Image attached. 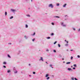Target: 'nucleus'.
<instances>
[{"label": "nucleus", "mask_w": 80, "mask_h": 80, "mask_svg": "<svg viewBox=\"0 0 80 80\" xmlns=\"http://www.w3.org/2000/svg\"><path fill=\"white\" fill-rule=\"evenodd\" d=\"M41 60H42V61H43V58H42V57H41V59H40Z\"/></svg>", "instance_id": "f03ea898"}, {"label": "nucleus", "mask_w": 80, "mask_h": 80, "mask_svg": "<svg viewBox=\"0 0 80 80\" xmlns=\"http://www.w3.org/2000/svg\"><path fill=\"white\" fill-rule=\"evenodd\" d=\"M9 44H10V45H11V44H12V43H9Z\"/></svg>", "instance_id": "79ce46f5"}, {"label": "nucleus", "mask_w": 80, "mask_h": 80, "mask_svg": "<svg viewBox=\"0 0 80 80\" xmlns=\"http://www.w3.org/2000/svg\"><path fill=\"white\" fill-rule=\"evenodd\" d=\"M73 30H75V29H73Z\"/></svg>", "instance_id": "37998d69"}, {"label": "nucleus", "mask_w": 80, "mask_h": 80, "mask_svg": "<svg viewBox=\"0 0 80 80\" xmlns=\"http://www.w3.org/2000/svg\"><path fill=\"white\" fill-rule=\"evenodd\" d=\"M56 43H57V42L56 41H55L54 43V44H56Z\"/></svg>", "instance_id": "4be33fe9"}, {"label": "nucleus", "mask_w": 80, "mask_h": 80, "mask_svg": "<svg viewBox=\"0 0 80 80\" xmlns=\"http://www.w3.org/2000/svg\"><path fill=\"white\" fill-rule=\"evenodd\" d=\"M52 68H53V67H52Z\"/></svg>", "instance_id": "09e8293b"}, {"label": "nucleus", "mask_w": 80, "mask_h": 80, "mask_svg": "<svg viewBox=\"0 0 80 80\" xmlns=\"http://www.w3.org/2000/svg\"><path fill=\"white\" fill-rule=\"evenodd\" d=\"M68 70H71V71H72V69L70 68H68Z\"/></svg>", "instance_id": "7ed1b4c3"}, {"label": "nucleus", "mask_w": 80, "mask_h": 80, "mask_svg": "<svg viewBox=\"0 0 80 80\" xmlns=\"http://www.w3.org/2000/svg\"><path fill=\"white\" fill-rule=\"evenodd\" d=\"M29 65H30V64H29Z\"/></svg>", "instance_id": "3c124183"}, {"label": "nucleus", "mask_w": 80, "mask_h": 80, "mask_svg": "<svg viewBox=\"0 0 80 80\" xmlns=\"http://www.w3.org/2000/svg\"><path fill=\"white\" fill-rule=\"evenodd\" d=\"M51 35L53 36V33H52L51 34Z\"/></svg>", "instance_id": "6ab92c4d"}, {"label": "nucleus", "mask_w": 80, "mask_h": 80, "mask_svg": "<svg viewBox=\"0 0 80 80\" xmlns=\"http://www.w3.org/2000/svg\"><path fill=\"white\" fill-rule=\"evenodd\" d=\"M57 6H59V5H60V4L59 3H57Z\"/></svg>", "instance_id": "f8f14e48"}, {"label": "nucleus", "mask_w": 80, "mask_h": 80, "mask_svg": "<svg viewBox=\"0 0 80 80\" xmlns=\"http://www.w3.org/2000/svg\"><path fill=\"white\" fill-rule=\"evenodd\" d=\"M29 76H30V77H31V76L29 75Z\"/></svg>", "instance_id": "5fc2aeb1"}, {"label": "nucleus", "mask_w": 80, "mask_h": 80, "mask_svg": "<svg viewBox=\"0 0 80 80\" xmlns=\"http://www.w3.org/2000/svg\"><path fill=\"white\" fill-rule=\"evenodd\" d=\"M11 10L12 11V12H15V9H11Z\"/></svg>", "instance_id": "20e7f679"}, {"label": "nucleus", "mask_w": 80, "mask_h": 80, "mask_svg": "<svg viewBox=\"0 0 80 80\" xmlns=\"http://www.w3.org/2000/svg\"><path fill=\"white\" fill-rule=\"evenodd\" d=\"M48 77V74H47L46 75L45 77Z\"/></svg>", "instance_id": "423d86ee"}, {"label": "nucleus", "mask_w": 80, "mask_h": 80, "mask_svg": "<svg viewBox=\"0 0 80 80\" xmlns=\"http://www.w3.org/2000/svg\"><path fill=\"white\" fill-rule=\"evenodd\" d=\"M72 80H74V78H72Z\"/></svg>", "instance_id": "7c9ffc66"}, {"label": "nucleus", "mask_w": 80, "mask_h": 80, "mask_svg": "<svg viewBox=\"0 0 80 80\" xmlns=\"http://www.w3.org/2000/svg\"><path fill=\"white\" fill-rule=\"evenodd\" d=\"M26 28H27V27H28V25H27V24L26 25Z\"/></svg>", "instance_id": "a211bd4d"}, {"label": "nucleus", "mask_w": 80, "mask_h": 80, "mask_svg": "<svg viewBox=\"0 0 80 80\" xmlns=\"http://www.w3.org/2000/svg\"><path fill=\"white\" fill-rule=\"evenodd\" d=\"M65 62H63L64 63Z\"/></svg>", "instance_id": "864d4df0"}, {"label": "nucleus", "mask_w": 80, "mask_h": 80, "mask_svg": "<svg viewBox=\"0 0 80 80\" xmlns=\"http://www.w3.org/2000/svg\"><path fill=\"white\" fill-rule=\"evenodd\" d=\"M73 67V66H71V67Z\"/></svg>", "instance_id": "603ef678"}, {"label": "nucleus", "mask_w": 80, "mask_h": 80, "mask_svg": "<svg viewBox=\"0 0 80 80\" xmlns=\"http://www.w3.org/2000/svg\"><path fill=\"white\" fill-rule=\"evenodd\" d=\"M78 31H80V29H78Z\"/></svg>", "instance_id": "a19ab883"}, {"label": "nucleus", "mask_w": 80, "mask_h": 80, "mask_svg": "<svg viewBox=\"0 0 80 80\" xmlns=\"http://www.w3.org/2000/svg\"><path fill=\"white\" fill-rule=\"evenodd\" d=\"M73 65L74 67H77V65H76V64H74Z\"/></svg>", "instance_id": "0eeeda50"}, {"label": "nucleus", "mask_w": 80, "mask_h": 80, "mask_svg": "<svg viewBox=\"0 0 80 80\" xmlns=\"http://www.w3.org/2000/svg\"><path fill=\"white\" fill-rule=\"evenodd\" d=\"M46 63H48L47 62H46Z\"/></svg>", "instance_id": "de8ad7c7"}, {"label": "nucleus", "mask_w": 80, "mask_h": 80, "mask_svg": "<svg viewBox=\"0 0 80 80\" xmlns=\"http://www.w3.org/2000/svg\"><path fill=\"white\" fill-rule=\"evenodd\" d=\"M27 16H28V17H30V15H28Z\"/></svg>", "instance_id": "f704fd0d"}, {"label": "nucleus", "mask_w": 80, "mask_h": 80, "mask_svg": "<svg viewBox=\"0 0 80 80\" xmlns=\"http://www.w3.org/2000/svg\"><path fill=\"white\" fill-rule=\"evenodd\" d=\"M65 42H67V40H65Z\"/></svg>", "instance_id": "49530a36"}, {"label": "nucleus", "mask_w": 80, "mask_h": 80, "mask_svg": "<svg viewBox=\"0 0 80 80\" xmlns=\"http://www.w3.org/2000/svg\"><path fill=\"white\" fill-rule=\"evenodd\" d=\"M33 74H35V72H33Z\"/></svg>", "instance_id": "a878e982"}, {"label": "nucleus", "mask_w": 80, "mask_h": 80, "mask_svg": "<svg viewBox=\"0 0 80 80\" xmlns=\"http://www.w3.org/2000/svg\"><path fill=\"white\" fill-rule=\"evenodd\" d=\"M35 35V33L34 32L33 35Z\"/></svg>", "instance_id": "2f4dec72"}, {"label": "nucleus", "mask_w": 80, "mask_h": 80, "mask_svg": "<svg viewBox=\"0 0 80 80\" xmlns=\"http://www.w3.org/2000/svg\"><path fill=\"white\" fill-rule=\"evenodd\" d=\"M71 51H73V50H71Z\"/></svg>", "instance_id": "c03bdc74"}, {"label": "nucleus", "mask_w": 80, "mask_h": 80, "mask_svg": "<svg viewBox=\"0 0 80 80\" xmlns=\"http://www.w3.org/2000/svg\"><path fill=\"white\" fill-rule=\"evenodd\" d=\"M55 17H56V18H60L59 17H58V16Z\"/></svg>", "instance_id": "bb28decb"}, {"label": "nucleus", "mask_w": 80, "mask_h": 80, "mask_svg": "<svg viewBox=\"0 0 80 80\" xmlns=\"http://www.w3.org/2000/svg\"><path fill=\"white\" fill-rule=\"evenodd\" d=\"M8 57H9V58H11V57L9 55H8Z\"/></svg>", "instance_id": "9b49d317"}, {"label": "nucleus", "mask_w": 80, "mask_h": 80, "mask_svg": "<svg viewBox=\"0 0 80 80\" xmlns=\"http://www.w3.org/2000/svg\"><path fill=\"white\" fill-rule=\"evenodd\" d=\"M78 58H80V56L78 55Z\"/></svg>", "instance_id": "c756f323"}, {"label": "nucleus", "mask_w": 80, "mask_h": 80, "mask_svg": "<svg viewBox=\"0 0 80 80\" xmlns=\"http://www.w3.org/2000/svg\"><path fill=\"white\" fill-rule=\"evenodd\" d=\"M7 63H6V62H4L3 63V64H6Z\"/></svg>", "instance_id": "5701e85b"}, {"label": "nucleus", "mask_w": 80, "mask_h": 80, "mask_svg": "<svg viewBox=\"0 0 80 80\" xmlns=\"http://www.w3.org/2000/svg\"><path fill=\"white\" fill-rule=\"evenodd\" d=\"M46 51H47V52H48V51H49V50H46Z\"/></svg>", "instance_id": "e433bc0d"}, {"label": "nucleus", "mask_w": 80, "mask_h": 80, "mask_svg": "<svg viewBox=\"0 0 80 80\" xmlns=\"http://www.w3.org/2000/svg\"><path fill=\"white\" fill-rule=\"evenodd\" d=\"M17 73V71H16V72H15V73Z\"/></svg>", "instance_id": "4c0bfd02"}, {"label": "nucleus", "mask_w": 80, "mask_h": 80, "mask_svg": "<svg viewBox=\"0 0 80 80\" xmlns=\"http://www.w3.org/2000/svg\"><path fill=\"white\" fill-rule=\"evenodd\" d=\"M68 44H65V46H66V47H67V46H68Z\"/></svg>", "instance_id": "ddd939ff"}, {"label": "nucleus", "mask_w": 80, "mask_h": 80, "mask_svg": "<svg viewBox=\"0 0 80 80\" xmlns=\"http://www.w3.org/2000/svg\"><path fill=\"white\" fill-rule=\"evenodd\" d=\"M62 60H64V58H62Z\"/></svg>", "instance_id": "a18cd8bd"}, {"label": "nucleus", "mask_w": 80, "mask_h": 80, "mask_svg": "<svg viewBox=\"0 0 80 80\" xmlns=\"http://www.w3.org/2000/svg\"><path fill=\"white\" fill-rule=\"evenodd\" d=\"M52 64H50V67H52Z\"/></svg>", "instance_id": "c9c22d12"}, {"label": "nucleus", "mask_w": 80, "mask_h": 80, "mask_svg": "<svg viewBox=\"0 0 80 80\" xmlns=\"http://www.w3.org/2000/svg\"><path fill=\"white\" fill-rule=\"evenodd\" d=\"M33 42H34L35 41V38L33 39L32 40Z\"/></svg>", "instance_id": "aec40b11"}, {"label": "nucleus", "mask_w": 80, "mask_h": 80, "mask_svg": "<svg viewBox=\"0 0 80 80\" xmlns=\"http://www.w3.org/2000/svg\"><path fill=\"white\" fill-rule=\"evenodd\" d=\"M3 67H4V68H6V67L5 66H3Z\"/></svg>", "instance_id": "473e14b6"}, {"label": "nucleus", "mask_w": 80, "mask_h": 80, "mask_svg": "<svg viewBox=\"0 0 80 80\" xmlns=\"http://www.w3.org/2000/svg\"><path fill=\"white\" fill-rule=\"evenodd\" d=\"M33 0H31V2H32V1Z\"/></svg>", "instance_id": "8fccbe9b"}, {"label": "nucleus", "mask_w": 80, "mask_h": 80, "mask_svg": "<svg viewBox=\"0 0 80 80\" xmlns=\"http://www.w3.org/2000/svg\"><path fill=\"white\" fill-rule=\"evenodd\" d=\"M49 78L50 77H48V78H47V80H48V79H49Z\"/></svg>", "instance_id": "2eb2a0df"}, {"label": "nucleus", "mask_w": 80, "mask_h": 80, "mask_svg": "<svg viewBox=\"0 0 80 80\" xmlns=\"http://www.w3.org/2000/svg\"><path fill=\"white\" fill-rule=\"evenodd\" d=\"M5 15H7V12H5Z\"/></svg>", "instance_id": "1a4fd4ad"}, {"label": "nucleus", "mask_w": 80, "mask_h": 80, "mask_svg": "<svg viewBox=\"0 0 80 80\" xmlns=\"http://www.w3.org/2000/svg\"><path fill=\"white\" fill-rule=\"evenodd\" d=\"M53 52H56V51H55V50H54Z\"/></svg>", "instance_id": "72a5a7b5"}, {"label": "nucleus", "mask_w": 80, "mask_h": 80, "mask_svg": "<svg viewBox=\"0 0 80 80\" xmlns=\"http://www.w3.org/2000/svg\"><path fill=\"white\" fill-rule=\"evenodd\" d=\"M61 25H63V22H62L61 23Z\"/></svg>", "instance_id": "cd10ccee"}, {"label": "nucleus", "mask_w": 80, "mask_h": 80, "mask_svg": "<svg viewBox=\"0 0 80 80\" xmlns=\"http://www.w3.org/2000/svg\"><path fill=\"white\" fill-rule=\"evenodd\" d=\"M71 60H73V57L72 56L71 57Z\"/></svg>", "instance_id": "4468645a"}, {"label": "nucleus", "mask_w": 80, "mask_h": 80, "mask_svg": "<svg viewBox=\"0 0 80 80\" xmlns=\"http://www.w3.org/2000/svg\"><path fill=\"white\" fill-rule=\"evenodd\" d=\"M74 79L75 80H78V79H77V78H75Z\"/></svg>", "instance_id": "393cba45"}, {"label": "nucleus", "mask_w": 80, "mask_h": 80, "mask_svg": "<svg viewBox=\"0 0 80 80\" xmlns=\"http://www.w3.org/2000/svg\"><path fill=\"white\" fill-rule=\"evenodd\" d=\"M66 42H67V43H68V41H67Z\"/></svg>", "instance_id": "58836bf2"}, {"label": "nucleus", "mask_w": 80, "mask_h": 80, "mask_svg": "<svg viewBox=\"0 0 80 80\" xmlns=\"http://www.w3.org/2000/svg\"><path fill=\"white\" fill-rule=\"evenodd\" d=\"M70 62H68L66 63V64H70Z\"/></svg>", "instance_id": "6e6552de"}, {"label": "nucleus", "mask_w": 80, "mask_h": 80, "mask_svg": "<svg viewBox=\"0 0 80 80\" xmlns=\"http://www.w3.org/2000/svg\"><path fill=\"white\" fill-rule=\"evenodd\" d=\"M63 27H66V25H63Z\"/></svg>", "instance_id": "412c9836"}, {"label": "nucleus", "mask_w": 80, "mask_h": 80, "mask_svg": "<svg viewBox=\"0 0 80 80\" xmlns=\"http://www.w3.org/2000/svg\"><path fill=\"white\" fill-rule=\"evenodd\" d=\"M47 38H48V39H49V38H50V37H48Z\"/></svg>", "instance_id": "c85d7f7f"}, {"label": "nucleus", "mask_w": 80, "mask_h": 80, "mask_svg": "<svg viewBox=\"0 0 80 80\" xmlns=\"http://www.w3.org/2000/svg\"><path fill=\"white\" fill-rule=\"evenodd\" d=\"M58 46L59 47H60V44H58Z\"/></svg>", "instance_id": "f3484780"}, {"label": "nucleus", "mask_w": 80, "mask_h": 80, "mask_svg": "<svg viewBox=\"0 0 80 80\" xmlns=\"http://www.w3.org/2000/svg\"><path fill=\"white\" fill-rule=\"evenodd\" d=\"M10 72V70H8V73H9V72Z\"/></svg>", "instance_id": "dca6fc26"}, {"label": "nucleus", "mask_w": 80, "mask_h": 80, "mask_svg": "<svg viewBox=\"0 0 80 80\" xmlns=\"http://www.w3.org/2000/svg\"><path fill=\"white\" fill-rule=\"evenodd\" d=\"M52 25H54V23H53L52 22Z\"/></svg>", "instance_id": "b1692460"}, {"label": "nucleus", "mask_w": 80, "mask_h": 80, "mask_svg": "<svg viewBox=\"0 0 80 80\" xmlns=\"http://www.w3.org/2000/svg\"><path fill=\"white\" fill-rule=\"evenodd\" d=\"M49 7H51L52 8H53V6L52 4H49L48 5Z\"/></svg>", "instance_id": "f257e3e1"}, {"label": "nucleus", "mask_w": 80, "mask_h": 80, "mask_svg": "<svg viewBox=\"0 0 80 80\" xmlns=\"http://www.w3.org/2000/svg\"><path fill=\"white\" fill-rule=\"evenodd\" d=\"M67 5L66 4H65L63 6V7H65Z\"/></svg>", "instance_id": "39448f33"}, {"label": "nucleus", "mask_w": 80, "mask_h": 80, "mask_svg": "<svg viewBox=\"0 0 80 80\" xmlns=\"http://www.w3.org/2000/svg\"><path fill=\"white\" fill-rule=\"evenodd\" d=\"M73 69H75V68H73Z\"/></svg>", "instance_id": "ea45409f"}, {"label": "nucleus", "mask_w": 80, "mask_h": 80, "mask_svg": "<svg viewBox=\"0 0 80 80\" xmlns=\"http://www.w3.org/2000/svg\"><path fill=\"white\" fill-rule=\"evenodd\" d=\"M13 18V17L12 16L10 18V19H12V18Z\"/></svg>", "instance_id": "9d476101"}]
</instances>
